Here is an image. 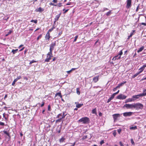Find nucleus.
Masks as SVG:
<instances>
[{"label":"nucleus","instance_id":"4be33fe9","mask_svg":"<svg viewBox=\"0 0 146 146\" xmlns=\"http://www.w3.org/2000/svg\"><path fill=\"white\" fill-rule=\"evenodd\" d=\"M55 28V27H54V25H53V27H52V28L48 30V33H49V32H51L52 31H53L54 29Z\"/></svg>","mask_w":146,"mask_h":146},{"label":"nucleus","instance_id":"37998d69","mask_svg":"<svg viewBox=\"0 0 146 146\" xmlns=\"http://www.w3.org/2000/svg\"><path fill=\"white\" fill-rule=\"evenodd\" d=\"M130 129H137V127L136 126H135L134 127H131Z\"/></svg>","mask_w":146,"mask_h":146},{"label":"nucleus","instance_id":"c03bdc74","mask_svg":"<svg viewBox=\"0 0 146 146\" xmlns=\"http://www.w3.org/2000/svg\"><path fill=\"white\" fill-rule=\"evenodd\" d=\"M115 95L113 94L111 96V97L110 98L112 100L114 98L115 96Z\"/></svg>","mask_w":146,"mask_h":146},{"label":"nucleus","instance_id":"13d9d810","mask_svg":"<svg viewBox=\"0 0 146 146\" xmlns=\"http://www.w3.org/2000/svg\"><path fill=\"white\" fill-rule=\"evenodd\" d=\"M44 102H43L42 104L40 105V107H43L44 106Z\"/></svg>","mask_w":146,"mask_h":146},{"label":"nucleus","instance_id":"e433bc0d","mask_svg":"<svg viewBox=\"0 0 146 146\" xmlns=\"http://www.w3.org/2000/svg\"><path fill=\"white\" fill-rule=\"evenodd\" d=\"M65 111H63V114L62 115V118H63V119L64 118L65 116L67 114H65Z\"/></svg>","mask_w":146,"mask_h":146},{"label":"nucleus","instance_id":"423d86ee","mask_svg":"<svg viewBox=\"0 0 146 146\" xmlns=\"http://www.w3.org/2000/svg\"><path fill=\"white\" fill-rule=\"evenodd\" d=\"M126 3V8L127 9L130 8L131 6V0H127Z\"/></svg>","mask_w":146,"mask_h":146},{"label":"nucleus","instance_id":"9b49d317","mask_svg":"<svg viewBox=\"0 0 146 146\" xmlns=\"http://www.w3.org/2000/svg\"><path fill=\"white\" fill-rule=\"evenodd\" d=\"M44 11V9L43 8H42L41 7H39V8L36 9L35 11L36 12H42Z\"/></svg>","mask_w":146,"mask_h":146},{"label":"nucleus","instance_id":"4468645a","mask_svg":"<svg viewBox=\"0 0 146 146\" xmlns=\"http://www.w3.org/2000/svg\"><path fill=\"white\" fill-rule=\"evenodd\" d=\"M99 76L94 77L93 79V81L94 83L96 82L99 80Z\"/></svg>","mask_w":146,"mask_h":146},{"label":"nucleus","instance_id":"a878e982","mask_svg":"<svg viewBox=\"0 0 146 146\" xmlns=\"http://www.w3.org/2000/svg\"><path fill=\"white\" fill-rule=\"evenodd\" d=\"M18 50V49H16L15 50L13 49L11 51V52L13 53V54H15L17 51Z\"/></svg>","mask_w":146,"mask_h":146},{"label":"nucleus","instance_id":"052dcab7","mask_svg":"<svg viewBox=\"0 0 146 146\" xmlns=\"http://www.w3.org/2000/svg\"><path fill=\"white\" fill-rule=\"evenodd\" d=\"M54 3H56L57 2V0H53L52 1Z\"/></svg>","mask_w":146,"mask_h":146},{"label":"nucleus","instance_id":"c756f323","mask_svg":"<svg viewBox=\"0 0 146 146\" xmlns=\"http://www.w3.org/2000/svg\"><path fill=\"white\" fill-rule=\"evenodd\" d=\"M139 73L138 72L136 74H134L132 77V78H134L136 77L139 74Z\"/></svg>","mask_w":146,"mask_h":146},{"label":"nucleus","instance_id":"f704fd0d","mask_svg":"<svg viewBox=\"0 0 146 146\" xmlns=\"http://www.w3.org/2000/svg\"><path fill=\"white\" fill-rule=\"evenodd\" d=\"M111 13V11H109L107 12L106 14V15L107 16H109Z\"/></svg>","mask_w":146,"mask_h":146},{"label":"nucleus","instance_id":"f3484780","mask_svg":"<svg viewBox=\"0 0 146 146\" xmlns=\"http://www.w3.org/2000/svg\"><path fill=\"white\" fill-rule=\"evenodd\" d=\"M135 100L133 98H128L126 100V101L125 102V103H127L128 102H131L133 101H134Z\"/></svg>","mask_w":146,"mask_h":146},{"label":"nucleus","instance_id":"473e14b6","mask_svg":"<svg viewBox=\"0 0 146 146\" xmlns=\"http://www.w3.org/2000/svg\"><path fill=\"white\" fill-rule=\"evenodd\" d=\"M58 119L56 121V123L58 122H61L62 119L61 118H58Z\"/></svg>","mask_w":146,"mask_h":146},{"label":"nucleus","instance_id":"774afa93","mask_svg":"<svg viewBox=\"0 0 146 146\" xmlns=\"http://www.w3.org/2000/svg\"><path fill=\"white\" fill-rule=\"evenodd\" d=\"M24 48H25V47H23L22 48H21V49H20L19 50V51L21 52V51H22L24 49Z\"/></svg>","mask_w":146,"mask_h":146},{"label":"nucleus","instance_id":"f8f14e48","mask_svg":"<svg viewBox=\"0 0 146 146\" xmlns=\"http://www.w3.org/2000/svg\"><path fill=\"white\" fill-rule=\"evenodd\" d=\"M50 33H48V32H47L45 36V40H50Z\"/></svg>","mask_w":146,"mask_h":146},{"label":"nucleus","instance_id":"cd10ccee","mask_svg":"<svg viewBox=\"0 0 146 146\" xmlns=\"http://www.w3.org/2000/svg\"><path fill=\"white\" fill-rule=\"evenodd\" d=\"M76 93L78 94L79 95L80 94V92L79 91L80 89L79 88H76Z\"/></svg>","mask_w":146,"mask_h":146},{"label":"nucleus","instance_id":"c85d7f7f","mask_svg":"<svg viewBox=\"0 0 146 146\" xmlns=\"http://www.w3.org/2000/svg\"><path fill=\"white\" fill-rule=\"evenodd\" d=\"M3 133L4 134L7 135L8 136L10 137V135L9 133L7 132V131H3Z\"/></svg>","mask_w":146,"mask_h":146},{"label":"nucleus","instance_id":"8fccbe9b","mask_svg":"<svg viewBox=\"0 0 146 146\" xmlns=\"http://www.w3.org/2000/svg\"><path fill=\"white\" fill-rule=\"evenodd\" d=\"M113 135L114 137H115L116 135V132L115 131L113 132Z\"/></svg>","mask_w":146,"mask_h":146},{"label":"nucleus","instance_id":"603ef678","mask_svg":"<svg viewBox=\"0 0 146 146\" xmlns=\"http://www.w3.org/2000/svg\"><path fill=\"white\" fill-rule=\"evenodd\" d=\"M4 125V123L1 121H0V125L3 126Z\"/></svg>","mask_w":146,"mask_h":146},{"label":"nucleus","instance_id":"9d476101","mask_svg":"<svg viewBox=\"0 0 146 146\" xmlns=\"http://www.w3.org/2000/svg\"><path fill=\"white\" fill-rule=\"evenodd\" d=\"M142 96H143L142 94H139L136 95H135L133 96H132V98H135V100H136V99L139 98L140 97H142Z\"/></svg>","mask_w":146,"mask_h":146},{"label":"nucleus","instance_id":"393cba45","mask_svg":"<svg viewBox=\"0 0 146 146\" xmlns=\"http://www.w3.org/2000/svg\"><path fill=\"white\" fill-rule=\"evenodd\" d=\"M65 139L63 137H62L59 140V141L60 143H62L63 142L64 140Z\"/></svg>","mask_w":146,"mask_h":146},{"label":"nucleus","instance_id":"2f4dec72","mask_svg":"<svg viewBox=\"0 0 146 146\" xmlns=\"http://www.w3.org/2000/svg\"><path fill=\"white\" fill-rule=\"evenodd\" d=\"M31 22H34L35 24H36L37 23V20H34L32 19L31 20Z\"/></svg>","mask_w":146,"mask_h":146},{"label":"nucleus","instance_id":"412c9836","mask_svg":"<svg viewBox=\"0 0 146 146\" xmlns=\"http://www.w3.org/2000/svg\"><path fill=\"white\" fill-rule=\"evenodd\" d=\"M135 31H134V30L133 31V32L131 33L130 35L128 36V37L127 38V39L129 40V39L130 37H131L132 36V35H133V32H134Z\"/></svg>","mask_w":146,"mask_h":146},{"label":"nucleus","instance_id":"09e8293b","mask_svg":"<svg viewBox=\"0 0 146 146\" xmlns=\"http://www.w3.org/2000/svg\"><path fill=\"white\" fill-rule=\"evenodd\" d=\"M16 82L14 80V81H13V82H12V86H14L15 84V82Z\"/></svg>","mask_w":146,"mask_h":146},{"label":"nucleus","instance_id":"f03ea898","mask_svg":"<svg viewBox=\"0 0 146 146\" xmlns=\"http://www.w3.org/2000/svg\"><path fill=\"white\" fill-rule=\"evenodd\" d=\"M134 108L136 110L139 109H142L143 108V105L139 103H137L136 104L134 103Z\"/></svg>","mask_w":146,"mask_h":146},{"label":"nucleus","instance_id":"864d4df0","mask_svg":"<svg viewBox=\"0 0 146 146\" xmlns=\"http://www.w3.org/2000/svg\"><path fill=\"white\" fill-rule=\"evenodd\" d=\"M139 5H138V6H137V8H136V12H137L138 11V9H139Z\"/></svg>","mask_w":146,"mask_h":146},{"label":"nucleus","instance_id":"1a4fd4ad","mask_svg":"<svg viewBox=\"0 0 146 146\" xmlns=\"http://www.w3.org/2000/svg\"><path fill=\"white\" fill-rule=\"evenodd\" d=\"M132 113L131 112H126L124 113H123V115L125 117L127 116H130L132 115Z\"/></svg>","mask_w":146,"mask_h":146},{"label":"nucleus","instance_id":"0e129e2a","mask_svg":"<svg viewBox=\"0 0 146 146\" xmlns=\"http://www.w3.org/2000/svg\"><path fill=\"white\" fill-rule=\"evenodd\" d=\"M146 67V64L144 65L142 67H141L142 68H143L144 69Z\"/></svg>","mask_w":146,"mask_h":146},{"label":"nucleus","instance_id":"2eb2a0df","mask_svg":"<svg viewBox=\"0 0 146 146\" xmlns=\"http://www.w3.org/2000/svg\"><path fill=\"white\" fill-rule=\"evenodd\" d=\"M75 104L76 105V107L77 108H79L83 105V104H79L78 102H75Z\"/></svg>","mask_w":146,"mask_h":146},{"label":"nucleus","instance_id":"0eeeda50","mask_svg":"<svg viewBox=\"0 0 146 146\" xmlns=\"http://www.w3.org/2000/svg\"><path fill=\"white\" fill-rule=\"evenodd\" d=\"M117 98V99L123 100L125 99L126 98V96L122 94H120L119 95Z\"/></svg>","mask_w":146,"mask_h":146},{"label":"nucleus","instance_id":"3c124183","mask_svg":"<svg viewBox=\"0 0 146 146\" xmlns=\"http://www.w3.org/2000/svg\"><path fill=\"white\" fill-rule=\"evenodd\" d=\"M117 132L119 134H120V133L121 131V129H119L117 130Z\"/></svg>","mask_w":146,"mask_h":146},{"label":"nucleus","instance_id":"69168bd1","mask_svg":"<svg viewBox=\"0 0 146 146\" xmlns=\"http://www.w3.org/2000/svg\"><path fill=\"white\" fill-rule=\"evenodd\" d=\"M71 2H69L67 3L66 5H70L71 4Z\"/></svg>","mask_w":146,"mask_h":146},{"label":"nucleus","instance_id":"f257e3e1","mask_svg":"<svg viewBox=\"0 0 146 146\" xmlns=\"http://www.w3.org/2000/svg\"><path fill=\"white\" fill-rule=\"evenodd\" d=\"M90 121L89 118L87 117H82L78 120V122H82V123L84 124L88 123H89Z\"/></svg>","mask_w":146,"mask_h":146},{"label":"nucleus","instance_id":"49530a36","mask_svg":"<svg viewBox=\"0 0 146 146\" xmlns=\"http://www.w3.org/2000/svg\"><path fill=\"white\" fill-rule=\"evenodd\" d=\"M126 83V81L124 82H122V83H121V84H119V86H122L123 84H125Z\"/></svg>","mask_w":146,"mask_h":146},{"label":"nucleus","instance_id":"bf43d9fd","mask_svg":"<svg viewBox=\"0 0 146 146\" xmlns=\"http://www.w3.org/2000/svg\"><path fill=\"white\" fill-rule=\"evenodd\" d=\"M119 90L117 92L113 93V94L115 95L119 93Z\"/></svg>","mask_w":146,"mask_h":146},{"label":"nucleus","instance_id":"5701e85b","mask_svg":"<svg viewBox=\"0 0 146 146\" xmlns=\"http://www.w3.org/2000/svg\"><path fill=\"white\" fill-rule=\"evenodd\" d=\"M143 96H146V89H145L143 91V93L142 94Z\"/></svg>","mask_w":146,"mask_h":146},{"label":"nucleus","instance_id":"ea45409f","mask_svg":"<svg viewBox=\"0 0 146 146\" xmlns=\"http://www.w3.org/2000/svg\"><path fill=\"white\" fill-rule=\"evenodd\" d=\"M123 54L122 50H121L120 51L119 53L118 54L119 55L121 56Z\"/></svg>","mask_w":146,"mask_h":146},{"label":"nucleus","instance_id":"680f3d73","mask_svg":"<svg viewBox=\"0 0 146 146\" xmlns=\"http://www.w3.org/2000/svg\"><path fill=\"white\" fill-rule=\"evenodd\" d=\"M104 143V140H102L100 142V144L102 145V144Z\"/></svg>","mask_w":146,"mask_h":146},{"label":"nucleus","instance_id":"6ab92c4d","mask_svg":"<svg viewBox=\"0 0 146 146\" xmlns=\"http://www.w3.org/2000/svg\"><path fill=\"white\" fill-rule=\"evenodd\" d=\"M144 46H142L141 47H140L139 50H137V52L139 53L141 51H142L144 49Z\"/></svg>","mask_w":146,"mask_h":146},{"label":"nucleus","instance_id":"a18cd8bd","mask_svg":"<svg viewBox=\"0 0 146 146\" xmlns=\"http://www.w3.org/2000/svg\"><path fill=\"white\" fill-rule=\"evenodd\" d=\"M42 36V35H40L37 38V40H38L40 39V38Z\"/></svg>","mask_w":146,"mask_h":146},{"label":"nucleus","instance_id":"79ce46f5","mask_svg":"<svg viewBox=\"0 0 146 146\" xmlns=\"http://www.w3.org/2000/svg\"><path fill=\"white\" fill-rule=\"evenodd\" d=\"M78 37V35H76L75 37V39L73 41L74 42H75L76 41L77 38Z\"/></svg>","mask_w":146,"mask_h":146},{"label":"nucleus","instance_id":"7ed1b4c3","mask_svg":"<svg viewBox=\"0 0 146 146\" xmlns=\"http://www.w3.org/2000/svg\"><path fill=\"white\" fill-rule=\"evenodd\" d=\"M53 56L52 52H49L46 54V58L45 59L44 61L45 62H48L51 59V57Z\"/></svg>","mask_w":146,"mask_h":146},{"label":"nucleus","instance_id":"39448f33","mask_svg":"<svg viewBox=\"0 0 146 146\" xmlns=\"http://www.w3.org/2000/svg\"><path fill=\"white\" fill-rule=\"evenodd\" d=\"M56 41H55L53 42H52L50 45L49 50L50 52H52V51L54 48L55 46H56Z\"/></svg>","mask_w":146,"mask_h":146},{"label":"nucleus","instance_id":"7c9ffc66","mask_svg":"<svg viewBox=\"0 0 146 146\" xmlns=\"http://www.w3.org/2000/svg\"><path fill=\"white\" fill-rule=\"evenodd\" d=\"M144 69L143 68H142L141 67L139 69V71L138 72L140 74L141 72H142L144 70Z\"/></svg>","mask_w":146,"mask_h":146},{"label":"nucleus","instance_id":"a19ab883","mask_svg":"<svg viewBox=\"0 0 146 146\" xmlns=\"http://www.w3.org/2000/svg\"><path fill=\"white\" fill-rule=\"evenodd\" d=\"M131 143H132V144L133 145H135V143H134V142L133 140V139H131Z\"/></svg>","mask_w":146,"mask_h":146},{"label":"nucleus","instance_id":"6e6d98bb","mask_svg":"<svg viewBox=\"0 0 146 146\" xmlns=\"http://www.w3.org/2000/svg\"><path fill=\"white\" fill-rule=\"evenodd\" d=\"M112 100L110 98H109L108 99V100L107 101V103H109Z\"/></svg>","mask_w":146,"mask_h":146},{"label":"nucleus","instance_id":"a211bd4d","mask_svg":"<svg viewBox=\"0 0 146 146\" xmlns=\"http://www.w3.org/2000/svg\"><path fill=\"white\" fill-rule=\"evenodd\" d=\"M92 112L93 114H95L96 115H97V113L96 108H94V109H93V110H92Z\"/></svg>","mask_w":146,"mask_h":146},{"label":"nucleus","instance_id":"de8ad7c7","mask_svg":"<svg viewBox=\"0 0 146 146\" xmlns=\"http://www.w3.org/2000/svg\"><path fill=\"white\" fill-rule=\"evenodd\" d=\"M48 110L49 111H51V107H50V105H49L48 106Z\"/></svg>","mask_w":146,"mask_h":146},{"label":"nucleus","instance_id":"338daca9","mask_svg":"<svg viewBox=\"0 0 146 146\" xmlns=\"http://www.w3.org/2000/svg\"><path fill=\"white\" fill-rule=\"evenodd\" d=\"M72 71L71 70H69V71H67V73H68V74H69L70 73V72H72Z\"/></svg>","mask_w":146,"mask_h":146},{"label":"nucleus","instance_id":"20e7f679","mask_svg":"<svg viewBox=\"0 0 146 146\" xmlns=\"http://www.w3.org/2000/svg\"><path fill=\"white\" fill-rule=\"evenodd\" d=\"M133 106L134 104H126L123 106V108H126L127 109H132L133 108Z\"/></svg>","mask_w":146,"mask_h":146},{"label":"nucleus","instance_id":"bb28decb","mask_svg":"<svg viewBox=\"0 0 146 146\" xmlns=\"http://www.w3.org/2000/svg\"><path fill=\"white\" fill-rule=\"evenodd\" d=\"M21 76H18L17 78H16L14 80L16 82H17L18 80L21 79Z\"/></svg>","mask_w":146,"mask_h":146},{"label":"nucleus","instance_id":"e2e57ef3","mask_svg":"<svg viewBox=\"0 0 146 146\" xmlns=\"http://www.w3.org/2000/svg\"><path fill=\"white\" fill-rule=\"evenodd\" d=\"M119 144H120V146H123V144L120 141L119 142Z\"/></svg>","mask_w":146,"mask_h":146},{"label":"nucleus","instance_id":"5fc2aeb1","mask_svg":"<svg viewBox=\"0 0 146 146\" xmlns=\"http://www.w3.org/2000/svg\"><path fill=\"white\" fill-rule=\"evenodd\" d=\"M140 25H143L144 26H146V23H140Z\"/></svg>","mask_w":146,"mask_h":146},{"label":"nucleus","instance_id":"aec40b11","mask_svg":"<svg viewBox=\"0 0 146 146\" xmlns=\"http://www.w3.org/2000/svg\"><path fill=\"white\" fill-rule=\"evenodd\" d=\"M56 118H61V119H63V118H62V113H59L58 114L56 117Z\"/></svg>","mask_w":146,"mask_h":146},{"label":"nucleus","instance_id":"ddd939ff","mask_svg":"<svg viewBox=\"0 0 146 146\" xmlns=\"http://www.w3.org/2000/svg\"><path fill=\"white\" fill-rule=\"evenodd\" d=\"M49 4L50 5H53L55 6H58L59 7H60L62 6V3H59L57 5L54 4L52 3H50Z\"/></svg>","mask_w":146,"mask_h":146},{"label":"nucleus","instance_id":"b1692460","mask_svg":"<svg viewBox=\"0 0 146 146\" xmlns=\"http://www.w3.org/2000/svg\"><path fill=\"white\" fill-rule=\"evenodd\" d=\"M59 96L60 98H62V95L61 94V93L60 92H58L56 93L55 95V96Z\"/></svg>","mask_w":146,"mask_h":146},{"label":"nucleus","instance_id":"72a5a7b5","mask_svg":"<svg viewBox=\"0 0 146 146\" xmlns=\"http://www.w3.org/2000/svg\"><path fill=\"white\" fill-rule=\"evenodd\" d=\"M37 62V61L35 60H33L32 61H30V63H29V64L31 65V64H32L33 63H35V62Z\"/></svg>","mask_w":146,"mask_h":146},{"label":"nucleus","instance_id":"c9c22d12","mask_svg":"<svg viewBox=\"0 0 146 146\" xmlns=\"http://www.w3.org/2000/svg\"><path fill=\"white\" fill-rule=\"evenodd\" d=\"M12 32V31L9 30V31L8 33L7 34H6L5 35V36H7L11 34V33Z\"/></svg>","mask_w":146,"mask_h":146},{"label":"nucleus","instance_id":"58836bf2","mask_svg":"<svg viewBox=\"0 0 146 146\" xmlns=\"http://www.w3.org/2000/svg\"><path fill=\"white\" fill-rule=\"evenodd\" d=\"M69 10V9H67L65 10V9H64L63 10V11H64L63 13H64V14L66 13Z\"/></svg>","mask_w":146,"mask_h":146},{"label":"nucleus","instance_id":"dca6fc26","mask_svg":"<svg viewBox=\"0 0 146 146\" xmlns=\"http://www.w3.org/2000/svg\"><path fill=\"white\" fill-rule=\"evenodd\" d=\"M61 15V13H60L58 15H56L55 16V17L54 19L55 21L54 22V23H55L56 21H58L59 19L60 16Z\"/></svg>","mask_w":146,"mask_h":146},{"label":"nucleus","instance_id":"4c0bfd02","mask_svg":"<svg viewBox=\"0 0 146 146\" xmlns=\"http://www.w3.org/2000/svg\"><path fill=\"white\" fill-rule=\"evenodd\" d=\"M5 113H4L3 114V117L5 118V119L7 120V119H8V117H6L5 116Z\"/></svg>","mask_w":146,"mask_h":146},{"label":"nucleus","instance_id":"6e6552de","mask_svg":"<svg viewBox=\"0 0 146 146\" xmlns=\"http://www.w3.org/2000/svg\"><path fill=\"white\" fill-rule=\"evenodd\" d=\"M112 116H113L114 121H115L117 119V117L120 116V115L119 114H113Z\"/></svg>","mask_w":146,"mask_h":146},{"label":"nucleus","instance_id":"4d7b16f0","mask_svg":"<svg viewBox=\"0 0 146 146\" xmlns=\"http://www.w3.org/2000/svg\"><path fill=\"white\" fill-rule=\"evenodd\" d=\"M112 100L110 98H109L108 99V100L107 101V103H109Z\"/></svg>","mask_w":146,"mask_h":146}]
</instances>
